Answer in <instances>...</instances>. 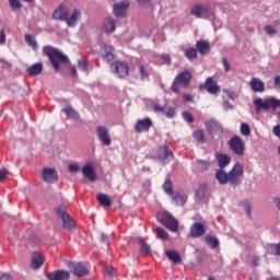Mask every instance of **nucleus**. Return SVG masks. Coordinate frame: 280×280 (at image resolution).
I'll return each instance as SVG.
<instances>
[{"label":"nucleus","mask_w":280,"mask_h":280,"mask_svg":"<svg viewBox=\"0 0 280 280\" xmlns=\"http://www.w3.org/2000/svg\"><path fill=\"white\" fill-rule=\"evenodd\" d=\"M183 97H184V101L194 103V96H191V94L185 93Z\"/></svg>","instance_id":"nucleus-60"},{"label":"nucleus","mask_w":280,"mask_h":280,"mask_svg":"<svg viewBox=\"0 0 280 280\" xmlns=\"http://www.w3.org/2000/svg\"><path fill=\"white\" fill-rule=\"evenodd\" d=\"M153 108H154V113H165V107H163V106H161L159 104H155L153 106Z\"/></svg>","instance_id":"nucleus-55"},{"label":"nucleus","mask_w":280,"mask_h":280,"mask_svg":"<svg viewBox=\"0 0 280 280\" xmlns=\"http://www.w3.org/2000/svg\"><path fill=\"white\" fill-rule=\"evenodd\" d=\"M96 137L98 141H101L102 145H112L113 139H110V133L108 132V128L106 126H97L96 127Z\"/></svg>","instance_id":"nucleus-9"},{"label":"nucleus","mask_w":280,"mask_h":280,"mask_svg":"<svg viewBox=\"0 0 280 280\" xmlns=\"http://www.w3.org/2000/svg\"><path fill=\"white\" fill-rule=\"evenodd\" d=\"M78 67L81 71H86L88 67H89V62H86V60L84 59H80L78 61Z\"/></svg>","instance_id":"nucleus-50"},{"label":"nucleus","mask_w":280,"mask_h":280,"mask_svg":"<svg viewBox=\"0 0 280 280\" xmlns=\"http://www.w3.org/2000/svg\"><path fill=\"white\" fill-rule=\"evenodd\" d=\"M48 280H69L71 279V273L67 270H56L55 272H48L46 275Z\"/></svg>","instance_id":"nucleus-16"},{"label":"nucleus","mask_w":280,"mask_h":280,"mask_svg":"<svg viewBox=\"0 0 280 280\" xmlns=\"http://www.w3.org/2000/svg\"><path fill=\"white\" fill-rule=\"evenodd\" d=\"M156 233H158L159 240H162L163 242H167V240H170V235L162 228H156Z\"/></svg>","instance_id":"nucleus-42"},{"label":"nucleus","mask_w":280,"mask_h":280,"mask_svg":"<svg viewBox=\"0 0 280 280\" xmlns=\"http://www.w3.org/2000/svg\"><path fill=\"white\" fill-rule=\"evenodd\" d=\"M254 106L256 113H260V110H277V108H280V100L276 97H268L266 100L262 98H256L254 101Z\"/></svg>","instance_id":"nucleus-3"},{"label":"nucleus","mask_w":280,"mask_h":280,"mask_svg":"<svg viewBox=\"0 0 280 280\" xmlns=\"http://www.w3.org/2000/svg\"><path fill=\"white\" fill-rule=\"evenodd\" d=\"M140 80H150V70L145 66H139Z\"/></svg>","instance_id":"nucleus-40"},{"label":"nucleus","mask_w":280,"mask_h":280,"mask_svg":"<svg viewBox=\"0 0 280 280\" xmlns=\"http://www.w3.org/2000/svg\"><path fill=\"white\" fill-rule=\"evenodd\" d=\"M184 56L188 60H196V58H198V49L197 48H187L184 50Z\"/></svg>","instance_id":"nucleus-37"},{"label":"nucleus","mask_w":280,"mask_h":280,"mask_svg":"<svg viewBox=\"0 0 280 280\" xmlns=\"http://www.w3.org/2000/svg\"><path fill=\"white\" fill-rule=\"evenodd\" d=\"M0 280H12V276L9 273H2Z\"/></svg>","instance_id":"nucleus-61"},{"label":"nucleus","mask_w":280,"mask_h":280,"mask_svg":"<svg viewBox=\"0 0 280 280\" xmlns=\"http://www.w3.org/2000/svg\"><path fill=\"white\" fill-rule=\"evenodd\" d=\"M80 19H82V12L79 9H74L71 15L66 18V24L68 27H75Z\"/></svg>","instance_id":"nucleus-21"},{"label":"nucleus","mask_w":280,"mask_h":280,"mask_svg":"<svg viewBox=\"0 0 280 280\" xmlns=\"http://www.w3.org/2000/svg\"><path fill=\"white\" fill-rule=\"evenodd\" d=\"M269 248L271 249V255H278L280 257V243L278 244H270Z\"/></svg>","instance_id":"nucleus-47"},{"label":"nucleus","mask_w":280,"mask_h":280,"mask_svg":"<svg viewBox=\"0 0 280 280\" xmlns=\"http://www.w3.org/2000/svg\"><path fill=\"white\" fill-rule=\"evenodd\" d=\"M159 222L163 224L168 231L172 233H176L178 231V221L172 217L170 213H163L158 215Z\"/></svg>","instance_id":"nucleus-7"},{"label":"nucleus","mask_w":280,"mask_h":280,"mask_svg":"<svg viewBox=\"0 0 280 280\" xmlns=\"http://www.w3.org/2000/svg\"><path fill=\"white\" fill-rule=\"evenodd\" d=\"M197 168L199 172H207L211 167V162L207 160H197Z\"/></svg>","instance_id":"nucleus-39"},{"label":"nucleus","mask_w":280,"mask_h":280,"mask_svg":"<svg viewBox=\"0 0 280 280\" xmlns=\"http://www.w3.org/2000/svg\"><path fill=\"white\" fill-rule=\"evenodd\" d=\"M191 72L185 70L182 73L177 74L172 83L171 91L173 93H180V89H189L191 84Z\"/></svg>","instance_id":"nucleus-2"},{"label":"nucleus","mask_w":280,"mask_h":280,"mask_svg":"<svg viewBox=\"0 0 280 280\" xmlns=\"http://www.w3.org/2000/svg\"><path fill=\"white\" fill-rule=\"evenodd\" d=\"M252 262L255 267L259 266V256H254Z\"/></svg>","instance_id":"nucleus-62"},{"label":"nucleus","mask_w":280,"mask_h":280,"mask_svg":"<svg viewBox=\"0 0 280 280\" xmlns=\"http://www.w3.org/2000/svg\"><path fill=\"white\" fill-rule=\"evenodd\" d=\"M70 270L74 277H86L89 275V268L82 262H73Z\"/></svg>","instance_id":"nucleus-17"},{"label":"nucleus","mask_w":280,"mask_h":280,"mask_svg":"<svg viewBox=\"0 0 280 280\" xmlns=\"http://www.w3.org/2000/svg\"><path fill=\"white\" fill-rule=\"evenodd\" d=\"M82 174L84 178H88L91 183H95L97 178V174L95 173V168L93 167V164H85L82 167Z\"/></svg>","instance_id":"nucleus-19"},{"label":"nucleus","mask_w":280,"mask_h":280,"mask_svg":"<svg viewBox=\"0 0 280 280\" xmlns=\"http://www.w3.org/2000/svg\"><path fill=\"white\" fill-rule=\"evenodd\" d=\"M265 32L268 36H275L277 35V31L275 30V27H272V25H266L265 26Z\"/></svg>","instance_id":"nucleus-49"},{"label":"nucleus","mask_w":280,"mask_h":280,"mask_svg":"<svg viewBox=\"0 0 280 280\" xmlns=\"http://www.w3.org/2000/svg\"><path fill=\"white\" fill-rule=\"evenodd\" d=\"M43 264H45V258H43V256L38 253L33 254L31 268L33 270H38V268H42Z\"/></svg>","instance_id":"nucleus-26"},{"label":"nucleus","mask_w":280,"mask_h":280,"mask_svg":"<svg viewBox=\"0 0 280 280\" xmlns=\"http://www.w3.org/2000/svg\"><path fill=\"white\" fill-rule=\"evenodd\" d=\"M244 176V166L242 163L236 162L232 170L228 173V183L237 187L242 183L241 178Z\"/></svg>","instance_id":"nucleus-5"},{"label":"nucleus","mask_w":280,"mask_h":280,"mask_svg":"<svg viewBox=\"0 0 280 280\" xmlns=\"http://www.w3.org/2000/svg\"><path fill=\"white\" fill-rule=\"evenodd\" d=\"M43 55L48 58L52 69L56 71V73L60 72V63L61 65H69V57L67 55L62 54L60 49L51 46L46 45L43 47Z\"/></svg>","instance_id":"nucleus-1"},{"label":"nucleus","mask_w":280,"mask_h":280,"mask_svg":"<svg viewBox=\"0 0 280 280\" xmlns=\"http://www.w3.org/2000/svg\"><path fill=\"white\" fill-rule=\"evenodd\" d=\"M194 139H196V141H198V143H205V132L200 129L196 130L192 133Z\"/></svg>","instance_id":"nucleus-43"},{"label":"nucleus","mask_w":280,"mask_h":280,"mask_svg":"<svg viewBox=\"0 0 280 280\" xmlns=\"http://www.w3.org/2000/svg\"><path fill=\"white\" fill-rule=\"evenodd\" d=\"M113 51H115L113 46L105 45L101 48V56L104 60H106V62H110L115 60V54Z\"/></svg>","instance_id":"nucleus-23"},{"label":"nucleus","mask_w":280,"mask_h":280,"mask_svg":"<svg viewBox=\"0 0 280 280\" xmlns=\"http://www.w3.org/2000/svg\"><path fill=\"white\" fill-rule=\"evenodd\" d=\"M165 255L173 264H180V254L178 252L166 249Z\"/></svg>","instance_id":"nucleus-34"},{"label":"nucleus","mask_w":280,"mask_h":280,"mask_svg":"<svg viewBox=\"0 0 280 280\" xmlns=\"http://www.w3.org/2000/svg\"><path fill=\"white\" fill-rule=\"evenodd\" d=\"M105 272H106L107 277H115V268L107 267L105 269Z\"/></svg>","instance_id":"nucleus-56"},{"label":"nucleus","mask_w":280,"mask_h":280,"mask_svg":"<svg viewBox=\"0 0 280 280\" xmlns=\"http://www.w3.org/2000/svg\"><path fill=\"white\" fill-rule=\"evenodd\" d=\"M183 118H184L185 121H187L188 124H194V116H191V114H189L188 112H184V113H183Z\"/></svg>","instance_id":"nucleus-53"},{"label":"nucleus","mask_w":280,"mask_h":280,"mask_svg":"<svg viewBox=\"0 0 280 280\" xmlns=\"http://www.w3.org/2000/svg\"><path fill=\"white\" fill-rule=\"evenodd\" d=\"M152 119L143 118L137 121V124L135 125V130L136 132L141 135V132H150V128H152Z\"/></svg>","instance_id":"nucleus-12"},{"label":"nucleus","mask_w":280,"mask_h":280,"mask_svg":"<svg viewBox=\"0 0 280 280\" xmlns=\"http://www.w3.org/2000/svg\"><path fill=\"white\" fill-rule=\"evenodd\" d=\"M28 75H40L43 73V62H37L27 68Z\"/></svg>","instance_id":"nucleus-32"},{"label":"nucleus","mask_w":280,"mask_h":280,"mask_svg":"<svg viewBox=\"0 0 280 280\" xmlns=\"http://www.w3.org/2000/svg\"><path fill=\"white\" fill-rule=\"evenodd\" d=\"M205 242L210 248H219L220 247V240L218 237L212 236L211 234H207L205 236Z\"/></svg>","instance_id":"nucleus-33"},{"label":"nucleus","mask_w":280,"mask_h":280,"mask_svg":"<svg viewBox=\"0 0 280 280\" xmlns=\"http://www.w3.org/2000/svg\"><path fill=\"white\" fill-rule=\"evenodd\" d=\"M165 115L168 119H172L176 115V109L174 107H170L166 112Z\"/></svg>","instance_id":"nucleus-54"},{"label":"nucleus","mask_w":280,"mask_h":280,"mask_svg":"<svg viewBox=\"0 0 280 280\" xmlns=\"http://www.w3.org/2000/svg\"><path fill=\"white\" fill-rule=\"evenodd\" d=\"M241 135L243 137H250V126L246 122L241 125Z\"/></svg>","instance_id":"nucleus-44"},{"label":"nucleus","mask_w":280,"mask_h":280,"mask_svg":"<svg viewBox=\"0 0 280 280\" xmlns=\"http://www.w3.org/2000/svg\"><path fill=\"white\" fill-rule=\"evenodd\" d=\"M5 178H8V172L0 170V183H2V180H5Z\"/></svg>","instance_id":"nucleus-59"},{"label":"nucleus","mask_w":280,"mask_h":280,"mask_svg":"<svg viewBox=\"0 0 280 280\" xmlns=\"http://www.w3.org/2000/svg\"><path fill=\"white\" fill-rule=\"evenodd\" d=\"M115 30H116L115 19L113 18L105 19L103 23V32H105V34H113Z\"/></svg>","instance_id":"nucleus-25"},{"label":"nucleus","mask_w":280,"mask_h":280,"mask_svg":"<svg viewBox=\"0 0 280 280\" xmlns=\"http://www.w3.org/2000/svg\"><path fill=\"white\" fill-rule=\"evenodd\" d=\"M25 42L34 51H38V43L36 42V38L30 34L25 35Z\"/></svg>","instance_id":"nucleus-38"},{"label":"nucleus","mask_w":280,"mask_h":280,"mask_svg":"<svg viewBox=\"0 0 280 280\" xmlns=\"http://www.w3.org/2000/svg\"><path fill=\"white\" fill-rule=\"evenodd\" d=\"M203 88L210 95H218V93H220V85H218V82H215L213 77H208L206 79Z\"/></svg>","instance_id":"nucleus-13"},{"label":"nucleus","mask_w":280,"mask_h":280,"mask_svg":"<svg viewBox=\"0 0 280 280\" xmlns=\"http://www.w3.org/2000/svg\"><path fill=\"white\" fill-rule=\"evenodd\" d=\"M208 12H209V8L202 4H195L190 9V14L191 16H195V19H202V16H205V14H208Z\"/></svg>","instance_id":"nucleus-20"},{"label":"nucleus","mask_w":280,"mask_h":280,"mask_svg":"<svg viewBox=\"0 0 280 280\" xmlns=\"http://www.w3.org/2000/svg\"><path fill=\"white\" fill-rule=\"evenodd\" d=\"M243 207H244L248 218H253V207L250 206V202L244 201Z\"/></svg>","instance_id":"nucleus-48"},{"label":"nucleus","mask_w":280,"mask_h":280,"mask_svg":"<svg viewBox=\"0 0 280 280\" xmlns=\"http://www.w3.org/2000/svg\"><path fill=\"white\" fill-rule=\"evenodd\" d=\"M249 86L254 93H264L266 91V84L257 77L250 79Z\"/></svg>","instance_id":"nucleus-18"},{"label":"nucleus","mask_w":280,"mask_h":280,"mask_svg":"<svg viewBox=\"0 0 280 280\" xmlns=\"http://www.w3.org/2000/svg\"><path fill=\"white\" fill-rule=\"evenodd\" d=\"M206 128L211 135H215L217 137H222V135H224V128H222V125L215 119L206 121Z\"/></svg>","instance_id":"nucleus-10"},{"label":"nucleus","mask_w":280,"mask_h":280,"mask_svg":"<svg viewBox=\"0 0 280 280\" xmlns=\"http://www.w3.org/2000/svg\"><path fill=\"white\" fill-rule=\"evenodd\" d=\"M159 159H161V161H163L164 163L166 161H170V159H174V154L172 153L170 147H163L160 149Z\"/></svg>","instance_id":"nucleus-31"},{"label":"nucleus","mask_w":280,"mask_h":280,"mask_svg":"<svg viewBox=\"0 0 280 280\" xmlns=\"http://www.w3.org/2000/svg\"><path fill=\"white\" fill-rule=\"evenodd\" d=\"M273 82H275V86H276L277 89H280V75H277V77L275 78Z\"/></svg>","instance_id":"nucleus-63"},{"label":"nucleus","mask_w":280,"mask_h":280,"mask_svg":"<svg viewBox=\"0 0 280 280\" xmlns=\"http://www.w3.org/2000/svg\"><path fill=\"white\" fill-rule=\"evenodd\" d=\"M138 242L140 244V253H142V255H150L152 253L150 245L145 243V240L143 237H139Z\"/></svg>","instance_id":"nucleus-35"},{"label":"nucleus","mask_w":280,"mask_h":280,"mask_svg":"<svg viewBox=\"0 0 280 280\" xmlns=\"http://www.w3.org/2000/svg\"><path fill=\"white\" fill-rule=\"evenodd\" d=\"M215 159L220 170H224V167L231 163V156L224 153H217Z\"/></svg>","instance_id":"nucleus-28"},{"label":"nucleus","mask_w":280,"mask_h":280,"mask_svg":"<svg viewBox=\"0 0 280 280\" xmlns=\"http://www.w3.org/2000/svg\"><path fill=\"white\" fill-rule=\"evenodd\" d=\"M68 171L71 172L72 174H75V173L80 172V165H78L75 163H71L68 166Z\"/></svg>","instance_id":"nucleus-51"},{"label":"nucleus","mask_w":280,"mask_h":280,"mask_svg":"<svg viewBox=\"0 0 280 280\" xmlns=\"http://www.w3.org/2000/svg\"><path fill=\"white\" fill-rule=\"evenodd\" d=\"M161 58L162 60H164V62H166V65H170L172 62V58L167 54L162 55Z\"/></svg>","instance_id":"nucleus-57"},{"label":"nucleus","mask_w":280,"mask_h":280,"mask_svg":"<svg viewBox=\"0 0 280 280\" xmlns=\"http://www.w3.org/2000/svg\"><path fill=\"white\" fill-rule=\"evenodd\" d=\"M196 49L201 56H207V54H211V44L205 39H199L196 43Z\"/></svg>","instance_id":"nucleus-22"},{"label":"nucleus","mask_w":280,"mask_h":280,"mask_svg":"<svg viewBox=\"0 0 280 280\" xmlns=\"http://www.w3.org/2000/svg\"><path fill=\"white\" fill-rule=\"evenodd\" d=\"M110 69L113 73L118 75L121 80H124V78H128V73L130 71V67L126 61H115L110 65Z\"/></svg>","instance_id":"nucleus-8"},{"label":"nucleus","mask_w":280,"mask_h":280,"mask_svg":"<svg viewBox=\"0 0 280 280\" xmlns=\"http://www.w3.org/2000/svg\"><path fill=\"white\" fill-rule=\"evenodd\" d=\"M164 192L167 194V196H174V186L172 185V180L166 179L163 184Z\"/></svg>","instance_id":"nucleus-41"},{"label":"nucleus","mask_w":280,"mask_h":280,"mask_svg":"<svg viewBox=\"0 0 280 280\" xmlns=\"http://www.w3.org/2000/svg\"><path fill=\"white\" fill-rule=\"evenodd\" d=\"M4 44H5V30L2 28L0 33V45H4Z\"/></svg>","instance_id":"nucleus-58"},{"label":"nucleus","mask_w":280,"mask_h":280,"mask_svg":"<svg viewBox=\"0 0 280 280\" xmlns=\"http://www.w3.org/2000/svg\"><path fill=\"white\" fill-rule=\"evenodd\" d=\"M62 113H66L68 117H70L71 119H74L75 121H78V119H80V113H78L71 106L63 108Z\"/></svg>","instance_id":"nucleus-36"},{"label":"nucleus","mask_w":280,"mask_h":280,"mask_svg":"<svg viewBox=\"0 0 280 280\" xmlns=\"http://www.w3.org/2000/svg\"><path fill=\"white\" fill-rule=\"evenodd\" d=\"M222 65L225 73H229V71H231V63L229 62V59H226V57L222 59Z\"/></svg>","instance_id":"nucleus-52"},{"label":"nucleus","mask_w":280,"mask_h":280,"mask_svg":"<svg viewBox=\"0 0 280 280\" xmlns=\"http://www.w3.org/2000/svg\"><path fill=\"white\" fill-rule=\"evenodd\" d=\"M275 205H276L277 209L280 210V198L275 199Z\"/></svg>","instance_id":"nucleus-64"},{"label":"nucleus","mask_w":280,"mask_h":280,"mask_svg":"<svg viewBox=\"0 0 280 280\" xmlns=\"http://www.w3.org/2000/svg\"><path fill=\"white\" fill-rule=\"evenodd\" d=\"M42 178L44 183L54 185V183H58V173L56 172L55 168L46 167L42 172Z\"/></svg>","instance_id":"nucleus-11"},{"label":"nucleus","mask_w":280,"mask_h":280,"mask_svg":"<svg viewBox=\"0 0 280 280\" xmlns=\"http://www.w3.org/2000/svg\"><path fill=\"white\" fill-rule=\"evenodd\" d=\"M214 177L220 185H229V173H225L224 168L218 170Z\"/></svg>","instance_id":"nucleus-30"},{"label":"nucleus","mask_w":280,"mask_h":280,"mask_svg":"<svg viewBox=\"0 0 280 280\" xmlns=\"http://www.w3.org/2000/svg\"><path fill=\"white\" fill-rule=\"evenodd\" d=\"M205 191H207V184H200L196 190V196H198V198H202L205 196Z\"/></svg>","instance_id":"nucleus-45"},{"label":"nucleus","mask_w":280,"mask_h":280,"mask_svg":"<svg viewBox=\"0 0 280 280\" xmlns=\"http://www.w3.org/2000/svg\"><path fill=\"white\" fill-rule=\"evenodd\" d=\"M129 4L128 3H115L114 4V10H113V14L114 16L117 18H121V16H126V10H128Z\"/></svg>","instance_id":"nucleus-24"},{"label":"nucleus","mask_w":280,"mask_h":280,"mask_svg":"<svg viewBox=\"0 0 280 280\" xmlns=\"http://www.w3.org/2000/svg\"><path fill=\"white\" fill-rule=\"evenodd\" d=\"M206 233H207V228H205V224L200 222H195L190 226V237H192L194 240L198 237H202V235H205Z\"/></svg>","instance_id":"nucleus-15"},{"label":"nucleus","mask_w":280,"mask_h":280,"mask_svg":"<svg viewBox=\"0 0 280 280\" xmlns=\"http://www.w3.org/2000/svg\"><path fill=\"white\" fill-rule=\"evenodd\" d=\"M96 200L100 202L102 207H105L106 209H108V207H112L113 205V200L110 199V196L106 194L98 192L96 195Z\"/></svg>","instance_id":"nucleus-29"},{"label":"nucleus","mask_w":280,"mask_h":280,"mask_svg":"<svg viewBox=\"0 0 280 280\" xmlns=\"http://www.w3.org/2000/svg\"><path fill=\"white\" fill-rule=\"evenodd\" d=\"M171 198L178 207H185V205L187 203V195L183 191H177L175 195L173 194Z\"/></svg>","instance_id":"nucleus-27"},{"label":"nucleus","mask_w":280,"mask_h":280,"mask_svg":"<svg viewBox=\"0 0 280 280\" xmlns=\"http://www.w3.org/2000/svg\"><path fill=\"white\" fill-rule=\"evenodd\" d=\"M9 5L12 10H21V8H23L20 0H9Z\"/></svg>","instance_id":"nucleus-46"},{"label":"nucleus","mask_w":280,"mask_h":280,"mask_svg":"<svg viewBox=\"0 0 280 280\" xmlns=\"http://www.w3.org/2000/svg\"><path fill=\"white\" fill-rule=\"evenodd\" d=\"M69 16V8L65 4H60L54 12H52V19L55 21H67V18Z\"/></svg>","instance_id":"nucleus-14"},{"label":"nucleus","mask_w":280,"mask_h":280,"mask_svg":"<svg viewBox=\"0 0 280 280\" xmlns=\"http://www.w3.org/2000/svg\"><path fill=\"white\" fill-rule=\"evenodd\" d=\"M228 145L233 154L236 156H244V152H246V142L240 136H234L228 141Z\"/></svg>","instance_id":"nucleus-6"},{"label":"nucleus","mask_w":280,"mask_h":280,"mask_svg":"<svg viewBox=\"0 0 280 280\" xmlns=\"http://www.w3.org/2000/svg\"><path fill=\"white\" fill-rule=\"evenodd\" d=\"M58 218L62 222V228L66 231H75V221L67 213V209L63 206H59L55 209Z\"/></svg>","instance_id":"nucleus-4"}]
</instances>
